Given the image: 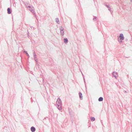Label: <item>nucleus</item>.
I'll return each instance as SVG.
<instances>
[{
  "instance_id": "7ed1b4c3",
  "label": "nucleus",
  "mask_w": 132,
  "mask_h": 132,
  "mask_svg": "<svg viewBox=\"0 0 132 132\" xmlns=\"http://www.w3.org/2000/svg\"><path fill=\"white\" fill-rule=\"evenodd\" d=\"M31 130L32 132H34L35 131V129L34 127H32L31 128Z\"/></svg>"
},
{
  "instance_id": "9d476101",
  "label": "nucleus",
  "mask_w": 132,
  "mask_h": 132,
  "mask_svg": "<svg viewBox=\"0 0 132 132\" xmlns=\"http://www.w3.org/2000/svg\"><path fill=\"white\" fill-rule=\"evenodd\" d=\"M68 41V40L67 39V38L64 39V43H67Z\"/></svg>"
},
{
  "instance_id": "1a4fd4ad",
  "label": "nucleus",
  "mask_w": 132,
  "mask_h": 132,
  "mask_svg": "<svg viewBox=\"0 0 132 132\" xmlns=\"http://www.w3.org/2000/svg\"><path fill=\"white\" fill-rule=\"evenodd\" d=\"M61 33H62L61 34V35H63V34H64V31H63V30H61Z\"/></svg>"
},
{
  "instance_id": "6e6552de",
  "label": "nucleus",
  "mask_w": 132,
  "mask_h": 132,
  "mask_svg": "<svg viewBox=\"0 0 132 132\" xmlns=\"http://www.w3.org/2000/svg\"><path fill=\"white\" fill-rule=\"evenodd\" d=\"M91 120L92 121H94L95 120V118L94 117H91Z\"/></svg>"
},
{
  "instance_id": "f8f14e48",
  "label": "nucleus",
  "mask_w": 132,
  "mask_h": 132,
  "mask_svg": "<svg viewBox=\"0 0 132 132\" xmlns=\"http://www.w3.org/2000/svg\"><path fill=\"white\" fill-rule=\"evenodd\" d=\"M26 54L27 55V56H28V54L27 53H26Z\"/></svg>"
},
{
  "instance_id": "20e7f679",
  "label": "nucleus",
  "mask_w": 132,
  "mask_h": 132,
  "mask_svg": "<svg viewBox=\"0 0 132 132\" xmlns=\"http://www.w3.org/2000/svg\"><path fill=\"white\" fill-rule=\"evenodd\" d=\"M11 10L10 8H8L7 9V13L8 14H10L11 13Z\"/></svg>"
},
{
  "instance_id": "423d86ee",
  "label": "nucleus",
  "mask_w": 132,
  "mask_h": 132,
  "mask_svg": "<svg viewBox=\"0 0 132 132\" xmlns=\"http://www.w3.org/2000/svg\"><path fill=\"white\" fill-rule=\"evenodd\" d=\"M103 100V98L102 97H100L98 99V101H102Z\"/></svg>"
},
{
  "instance_id": "39448f33",
  "label": "nucleus",
  "mask_w": 132,
  "mask_h": 132,
  "mask_svg": "<svg viewBox=\"0 0 132 132\" xmlns=\"http://www.w3.org/2000/svg\"><path fill=\"white\" fill-rule=\"evenodd\" d=\"M113 76H114V77H116L117 76V75L116 74V73L115 72H113Z\"/></svg>"
},
{
  "instance_id": "f257e3e1",
  "label": "nucleus",
  "mask_w": 132,
  "mask_h": 132,
  "mask_svg": "<svg viewBox=\"0 0 132 132\" xmlns=\"http://www.w3.org/2000/svg\"><path fill=\"white\" fill-rule=\"evenodd\" d=\"M61 102L60 98H58L56 101V104L57 106V108L59 110L62 109Z\"/></svg>"
},
{
  "instance_id": "9b49d317",
  "label": "nucleus",
  "mask_w": 132,
  "mask_h": 132,
  "mask_svg": "<svg viewBox=\"0 0 132 132\" xmlns=\"http://www.w3.org/2000/svg\"><path fill=\"white\" fill-rule=\"evenodd\" d=\"M56 22L58 23L59 22V20L57 19H56Z\"/></svg>"
},
{
  "instance_id": "0eeeda50",
  "label": "nucleus",
  "mask_w": 132,
  "mask_h": 132,
  "mask_svg": "<svg viewBox=\"0 0 132 132\" xmlns=\"http://www.w3.org/2000/svg\"><path fill=\"white\" fill-rule=\"evenodd\" d=\"M79 95L80 96V98H81V99H82V94H81V93H79Z\"/></svg>"
},
{
  "instance_id": "f03ea898",
  "label": "nucleus",
  "mask_w": 132,
  "mask_h": 132,
  "mask_svg": "<svg viewBox=\"0 0 132 132\" xmlns=\"http://www.w3.org/2000/svg\"><path fill=\"white\" fill-rule=\"evenodd\" d=\"M119 37L120 38L121 40H123L124 39V37L123 36L122 34H120V35Z\"/></svg>"
}]
</instances>
